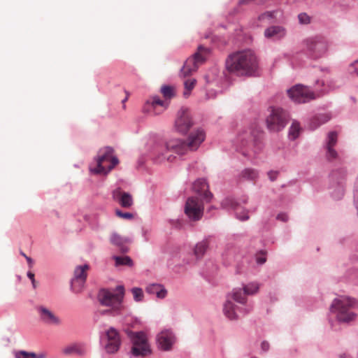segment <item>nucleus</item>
I'll list each match as a JSON object with an SVG mask.
<instances>
[{"instance_id":"f257e3e1","label":"nucleus","mask_w":358,"mask_h":358,"mask_svg":"<svg viewBox=\"0 0 358 358\" xmlns=\"http://www.w3.org/2000/svg\"><path fill=\"white\" fill-rule=\"evenodd\" d=\"M205 138L206 134L203 130L197 129L190 133L187 140L171 139L166 143V152L158 157L159 161L162 162L166 159L168 162H172L176 157L173 156L171 152L178 156H183L194 152L198 149Z\"/></svg>"},{"instance_id":"f03ea898","label":"nucleus","mask_w":358,"mask_h":358,"mask_svg":"<svg viewBox=\"0 0 358 358\" xmlns=\"http://www.w3.org/2000/svg\"><path fill=\"white\" fill-rule=\"evenodd\" d=\"M226 68L237 76H251L257 69L256 55L251 50L235 52L227 57Z\"/></svg>"},{"instance_id":"7ed1b4c3","label":"nucleus","mask_w":358,"mask_h":358,"mask_svg":"<svg viewBox=\"0 0 358 358\" xmlns=\"http://www.w3.org/2000/svg\"><path fill=\"white\" fill-rule=\"evenodd\" d=\"M124 294L122 286L117 287L115 290L101 289L98 294V300L102 306L110 307L109 311L117 313L123 308Z\"/></svg>"},{"instance_id":"20e7f679","label":"nucleus","mask_w":358,"mask_h":358,"mask_svg":"<svg viewBox=\"0 0 358 358\" xmlns=\"http://www.w3.org/2000/svg\"><path fill=\"white\" fill-rule=\"evenodd\" d=\"M118 162L117 158L113 155V149L110 147H106L99 150L96 158V166H90V170L96 174H106Z\"/></svg>"},{"instance_id":"39448f33","label":"nucleus","mask_w":358,"mask_h":358,"mask_svg":"<svg viewBox=\"0 0 358 358\" xmlns=\"http://www.w3.org/2000/svg\"><path fill=\"white\" fill-rule=\"evenodd\" d=\"M161 92L165 100H161L158 96H153L145 103L144 110L153 115H159L162 113L168 107V99H171L175 96V90L171 86H163L161 88Z\"/></svg>"},{"instance_id":"423d86ee","label":"nucleus","mask_w":358,"mask_h":358,"mask_svg":"<svg viewBox=\"0 0 358 358\" xmlns=\"http://www.w3.org/2000/svg\"><path fill=\"white\" fill-rule=\"evenodd\" d=\"M353 304L354 301L352 299L341 296L334 300L330 310L332 313L336 315L338 320L348 322L353 320L356 317V315L350 310Z\"/></svg>"},{"instance_id":"0eeeda50","label":"nucleus","mask_w":358,"mask_h":358,"mask_svg":"<svg viewBox=\"0 0 358 358\" xmlns=\"http://www.w3.org/2000/svg\"><path fill=\"white\" fill-rule=\"evenodd\" d=\"M209 53L208 48L203 45L199 46L193 56L185 61L181 69V75L183 77H187L192 72L196 71L199 66L205 62Z\"/></svg>"},{"instance_id":"6e6552de","label":"nucleus","mask_w":358,"mask_h":358,"mask_svg":"<svg viewBox=\"0 0 358 358\" xmlns=\"http://www.w3.org/2000/svg\"><path fill=\"white\" fill-rule=\"evenodd\" d=\"M327 90H324L320 92L315 94L308 87L302 85H296L287 90L289 98L296 103H306L310 100L315 99Z\"/></svg>"},{"instance_id":"1a4fd4ad","label":"nucleus","mask_w":358,"mask_h":358,"mask_svg":"<svg viewBox=\"0 0 358 358\" xmlns=\"http://www.w3.org/2000/svg\"><path fill=\"white\" fill-rule=\"evenodd\" d=\"M288 114L280 108H271L270 114L266 118L268 128L271 131H278L282 129L287 122Z\"/></svg>"},{"instance_id":"9d476101","label":"nucleus","mask_w":358,"mask_h":358,"mask_svg":"<svg viewBox=\"0 0 358 358\" xmlns=\"http://www.w3.org/2000/svg\"><path fill=\"white\" fill-rule=\"evenodd\" d=\"M127 334L133 343L132 354L135 356H146L150 353V345L143 332L128 331Z\"/></svg>"},{"instance_id":"9b49d317","label":"nucleus","mask_w":358,"mask_h":358,"mask_svg":"<svg viewBox=\"0 0 358 358\" xmlns=\"http://www.w3.org/2000/svg\"><path fill=\"white\" fill-rule=\"evenodd\" d=\"M303 43L306 50L315 57H321L327 50V43L321 36L308 37Z\"/></svg>"},{"instance_id":"f8f14e48","label":"nucleus","mask_w":358,"mask_h":358,"mask_svg":"<svg viewBox=\"0 0 358 358\" xmlns=\"http://www.w3.org/2000/svg\"><path fill=\"white\" fill-rule=\"evenodd\" d=\"M185 212L191 220H200L203 213L202 201L196 196L189 197L186 201Z\"/></svg>"},{"instance_id":"ddd939ff","label":"nucleus","mask_w":358,"mask_h":358,"mask_svg":"<svg viewBox=\"0 0 358 358\" xmlns=\"http://www.w3.org/2000/svg\"><path fill=\"white\" fill-rule=\"evenodd\" d=\"M176 130L182 134H186L193 126V121L189 110L187 108H181L177 114L175 120Z\"/></svg>"},{"instance_id":"4468645a","label":"nucleus","mask_w":358,"mask_h":358,"mask_svg":"<svg viewBox=\"0 0 358 358\" xmlns=\"http://www.w3.org/2000/svg\"><path fill=\"white\" fill-rule=\"evenodd\" d=\"M102 341L106 342L105 349L108 353L116 352L121 343L119 333L114 328H110L106 332L105 336L102 338Z\"/></svg>"},{"instance_id":"2eb2a0df","label":"nucleus","mask_w":358,"mask_h":358,"mask_svg":"<svg viewBox=\"0 0 358 358\" xmlns=\"http://www.w3.org/2000/svg\"><path fill=\"white\" fill-rule=\"evenodd\" d=\"M241 146V152L244 156L252 157L256 152L255 138L250 132L242 134L238 137Z\"/></svg>"},{"instance_id":"dca6fc26","label":"nucleus","mask_w":358,"mask_h":358,"mask_svg":"<svg viewBox=\"0 0 358 358\" xmlns=\"http://www.w3.org/2000/svg\"><path fill=\"white\" fill-rule=\"evenodd\" d=\"M89 266L85 264L78 266L74 271V277L71 280V287L74 292H81L87 278V271Z\"/></svg>"},{"instance_id":"f3484780","label":"nucleus","mask_w":358,"mask_h":358,"mask_svg":"<svg viewBox=\"0 0 358 358\" xmlns=\"http://www.w3.org/2000/svg\"><path fill=\"white\" fill-rule=\"evenodd\" d=\"M36 310L39 315L40 320L45 324L48 325L59 326L62 324V320L59 316H57L50 309L40 306L36 308Z\"/></svg>"},{"instance_id":"a211bd4d","label":"nucleus","mask_w":358,"mask_h":358,"mask_svg":"<svg viewBox=\"0 0 358 358\" xmlns=\"http://www.w3.org/2000/svg\"><path fill=\"white\" fill-rule=\"evenodd\" d=\"M157 342L161 349L169 350L175 342V336L170 330H164L158 334Z\"/></svg>"},{"instance_id":"6ab92c4d","label":"nucleus","mask_w":358,"mask_h":358,"mask_svg":"<svg viewBox=\"0 0 358 358\" xmlns=\"http://www.w3.org/2000/svg\"><path fill=\"white\" fill-rule=\"evenodd\" d=\"M193 190L207 202L210 201L213 194L208 191V185L204 179H199L193 184Z\"/></svg>"},{"instance_id":"aec40b11","label":"nucleus","mask_w":358,"mask_h":358,"mask_svg":"<svg viewBox=\"0 0 358 358\" xmlns=\"http://www.w3.org/2000/svg\"><path fill=\"white\" fill-rule=\"evenodd\" d=\"M338 135L336 132L331 131L328 134L327 141V158L328 160L331 161L338 157L337 152L334 149V147L337 143Z\"/></svg>"},{"instance_id":"412c9836","label":"nucleus","mask_w":358,"mask_h":358,"mask_svg":"<svg viewBox=\"0 0 358 358\" xmlns=\"http://www.w3.org/2000/svg\"><path fill=\"white\" fill-rule=\"evenodd\" d=\"M113 198L122 207L125 208H130L134 203L131 195L120 189H117L113 192Z\"/></svg>"},{"instance_id":"4be33fe9","label":"nucleus","mask_w":358,"mask_h":358,"mask_svg":"<svg viewBox=\"0 0 358 358\" xmlns=\"http://www.w3.org/2000/svg\"><path fill=\"white\" fill-rule=\"evenodd\" d=\"M286 35V29L281 26H271L264 31V36L267 38L280 40Z\"/></svg>"},{"instance_id":"5701e85b","label":"nucleus","mask_w":358,"mask_h":358,"mask_svg":"<svg viewBox=\"0 0 358 358\" xmlns=\"http://www.w3.org/2000/svg\"><path fill=\"white\" fill-rule=\"evenodd\" d=\"M110 241L112 244L119 247L123 252L128 251V248L125 245L130 242L129 238L122 236L117 233H113L110 236Z\"/></svg>"},{"instance_id":"b1692460","label":"nucleus","mask_w":358,"mask_h":358,"mask_svg":"<svg viewBox=\"0 0 358 358\" xmlns=\"http://www.w3.org/2000/svg\"><path fill=\"white\" fill-rule=\"evenodd\" d=\"M86 352V350L83 345L80 344H72L64 347L62 349V353L65 355H83Z\"/></svg>"},{"instance_id":"393cba45","label":"nucleus","mask_w":358,"mask_h":358,"mask_svg":"<svg viewBox=\"0 0 358 358\" xmlns=\"http://www.w3.org/2000/svg\"><path fill=\"white\" fill-rule=\"evenodd\" d=\"M146 292L151 294H156L159 299H164L167 294L166 289L159 284H151L146 287Z\"/></svg>"},{"instance_id":"a878e982","label":"nucleus","mask_w":358,"mask_h":358,"mask_svg":"<svg viewBox=\"0 0 358 358\" xmlns=\"http://www.w3.org/2000/svg\"><path fill=\"white\" fill-rule=\"evenodd\" d=\"M258 172L251 168L243 169L238 176V180L240 182L243 180H248L255 182L258 178Z\"/></svg>"},{"instance_id":"bb28decb","label":"nucleus","mask_w":358,"mask_h":358,"mask_svg":"<svg viewBox=\"0 0 358 358\" xmlns=\"http://www.w3.org/2000/svg\"><path fill=\"white\" fill-rule=\"evenodd\" d=\"M229 296L235 301L241 304H244L247 301L248 294L245 292L243 288L234 289Z\"/></svg>"},{"instance_id":"cd10ccee","label":"nucleus","mask_w":358,"mask_h":358,"mask_svg":"<svg viewBox=\"0 0 358 358\" xmlns=\"http://www.w3.org/2000/svg\"><path fill=\"white\" fill-rule=\"evenodd\" d=\"M236 306L229 300H227L223 308V312L224 315L229 320H236L238 318V315L236 313Z\"/></svg>"},{"instance_id":"c85d7f7f","label":"nucleus","mask_w":358,"mask_h":358,"mask_svg":"<svg viewBox=\"0 0 358 358\" xmlns=\"http://www.w3.org/2000/svg\"><path fill=\"white\" fill-rule=\"evenodd\" d=\"M209 241L208 239H204L198 243L194 248V255L197 258L202 257L207 249L208 248Z\"/></svg>"},{"instance_id":"c756f323","label":"nucleus","mask_w":358,"mask_h":358,"mask_svg":"<svg viewBox=\"0 0 358 358\" xmlns=\"http://www.w3.org/2000/svg\"><path fill=\"white\" fill-rule=\"evenodd\" d=\"M196 80L194 78L187 79L184 82L185 91L184 96L188 97L191 91L193 90L196 85Z\"/></svg>"},{"instance_id":"7c9ffc66","label":"nucleus","mask_w":358,"mask_h":358,"mask_svg":"<svg viewBox=\"0 0 358 358\" xmlns=\"http://www.w3.org/2000/svg\"><path fill=\"white\" fill-rule=\"evenodd\" d=\"M243 288L248 295H252L258 292L259 287L257 282H250L243 286Z\"/></svg>"},{"instance_id":"2f4dec72","label":"nucleus","mask_w":358,"mask_h":358,"mask_svg":"<svg viewBox=\"0 0 358 358\" xmlns=\"http://www.w3.org/2000/svg\"><path fill=\"white\" fill-rule=\"evenodd\" d=\"M301 128L299 126V124L296 122H293L290 129L289 135L292 139H295L298 137L299 132H300Z\"/></svg>"},{"instance_id":"473e14b6","label":"nucleus","mask_w":358,"mask_h":358,"mask_svg":"<svg viewBox=\"0 0 358 358\" xmlns=\"http://www.w3.org/2000/svg\"><path fill=\"white\" fill-rule=\"evenodd\" d=\"M114 259L115 260L116 266H119V265L131 266L132 263H133L131 259L128 256L115 257Z\"/></svg>"},{"instance_id":"72a5a7b5","label":"nucleus","mask_w":358,"mask_h":358,"mask_svg":"<svg viewBox=\"0 0 358 358\" xmlns=\"http://www.w3.org/2000/svg\"><path fill=\"white\" fill-rule=\"evenodd\" d=\"M231 206L236 210V214L238 219H239L241 221L248 220L249 216L248 215V212H246L245 210H240V208L238 207V205L234 204V203H231Z\"/></svg>"},{"instance_id":"f704fd0d","label":"nucleus","mask_w":358,"mask_h":358,"mask_svg":"<svg viewBox=\"0 0 358 358\" xmlns=\"http://www.w3.org/2000/svg\"><path fill=\"white\" fill-rule=\"evenodd\" d=\"M131 292L134 296V299L136 301H142L143 298V290L141 288L134 287L131 289Z\"/></svg>"},{"instance_id":"c9c22d12","label":"nucleus","mask_w":358,"mask_h":358,"mask_svg":"<svg viewBox=\"0 0 358 358\" xmlns=\"http://www.w3.org/2000/svg\"><path fill=\"white\" fill-rule=\"evenodd\" d=\"M34 357H36L35 353L25 351H20L15 354V358H34Z\"/></svg>"},{"instance_id":"e433bc0d","label":"nucleus","mask_w":358,"mask_h":358,"mask_svg":"<svg viewBox=\"0 0 358 358\" xmlns=\"http://www.w3.org/2000/svg\"><path fill=\"white\" fill-rule=\"evenodd\" d=\"M275 16V11H266L259 16V20H271Z\"/></svg>"},{"instance_id":"4c0bfd02","label":"nucleus","mask_w":358,"mask_h":358,"mask_svg":"<svg viewBox=\"0 0 358 358\" xmlns=\"http://www.w3.org/2000/svg\"><path fill=\"white\" fill-rule=\"evenodd\" d=\"M116 215L121 218L131 220L134 217V215L130 213H123L120 210L115 211Z\"/></svg>"},{"instance_id":"58836bf2","label":"nucleus","mask_w":358,"mask_h":358,"mask_svg":"<svg viewBox=\"0 0 358 358\" xmlns=\"http://www.w3.org/2000/svg\"><path fill=\"white\" fill-rule=\"evenodd\" d=\"M329 117L327 115H320V117H317L316 118H315L313 122H312V124H315V121H319V124H316L313 127V128H315L317 127L319 124H323V123H325L326 122H327L329 120Z\"/></svg>"},{"instance_id":"ea45409f","label":"nucleus","mask_w":358,"mask_h":358,"mask_svg":"<svg viewBox=\"0 0 358 358\" xmlns=\"http://www.w3.org/2000/svg\"><path fill=\"white\" fill-rule=\"evenodd\" d=\"M298 18L301 24H306L310 22V18L306 13L299 14Z\"/></svg>"},{"instance_id":"a19ab883","label":"nucleus","mask_w":358,"mask_h":358,"mask_svg":"<svg viewBox=\"0 0 358 358\" xmlns=\"http://www.w3.org/2000/svg\"><path fill=\"white\" fill-rule=\"evenodd\" d=\"M266 259L263 253L257 256V262L258 264H263L266 262Z\"/></svg>"},{"instance_id":"79ce46f5","label":"nucleus","mask_w":358,"mask_h":358,"mask_svg":"<svg viewBox=\"0 0 358 358\" xmlns=\"http://www.w3.org/2000/svg\"><path fill=\"white\" fill-rule=\"evenodd\" d=\"M278 173L277 171H271L268 173V176L271 181H274L278 177Z\"/></svg>"},{"instance_id":"37998d69","label":"nucleus","mask_w":358,"mask_h":358,"mask_svg":"<svg viewBox=\"0 0 358 358\" xmlns=\"http://www.w3.org/2000/svg\"><path fill=\"white\" fill-rule=\"evenodd\" d=\"M277 219L279 220H281L282 222H286L288 220V216L285 213H281V214L278 215Z\"/></svg>"},{"instance_id":"c03bdc74","label":"nucleus","mask_w":358,"mask_h":358,"mask_svg":"<svg viewBox=\"0 0 358 358\" xmlns=\"http://www.w3.org/2000/svg\"><path fill=\"white\" fill-rule=\"evenodd\" d=\"M27 277L31 280L32 285H33L34 287H36V285H35L36 281L34 279V274L32 272L29 271L27 273Z\"/></svg>"},{"instance_id":"a18cd8bd","label":"nucleus","mask_w":358,"mask_h":358,"mask_svg":"<svg viewBox=\"0 0 358 358\" xmlns=\"http://www.w3.org/2000/svg\"><path fill=\"white\" fill-rule=\"evenodd\" d=\"M268 348H269V344L268 343L266 342V341H264L262 343V349L264 350V351H266L268 350Z\"/></svg>"},{"instance_id":"49530a36","label":"nucleus","mask_w":358,"mask_h":358,"mask_svg":"<svg viewBox=\"0 0 358 358\" xmlns=\"http://www.w3.org/2000/svg\"><path fill=\"white\" fill-rule=\"evenodd\" d=\"M26 259L27 261V263L29 264V266L30 268H31L33 266V264H34V261L32 260V259L29 257H26Z\"/></svg>"},{"instance_id":"de8ad7c7","label":"nucleus","mask_w":358,"mask_h":358,"mask_svg":"<svg viewBox=\"0 0 358 358\" xmlns=\"http://www.w3.org/2000/svg\"><path fill=\"white\" fill-rule=\"evenodd\" d=\"M35 356L34 358H46L47 357V355L44 352H42V353H40V354H36L35 353Z\"/></svg>"},{"instance_id":"09e8293b","label":"nucleus","mask_w":358,"mask_h":358,"mask_svg":"<svg viewBox=\"0 0 358 358\" xmlns=\"http://www.w3.org/2000/svg\"><path fill=\"white\" fill-rule=\"evenodd\" d=\"M340 358H351L349 355L343 354L340 356Z\"/></svg>"},{"instance_id":"8fccbe9b","label":"nucleus","mask_w":358,"mask_h":358,"mask_svg":"<svg viewBox=\"0 0 358 358\" xmlns=\"http://www.w3.org/2000/svg\"><path fill=\"white\" fill-rule=\"evenodd\" d=\"M23 257H24L26 258V257H27L23 252H21L20 253Z\"/></svg>"},{"instance_id":"3c124183","label":"nucleus","mask_w":358,"mask_h":358,"mask_svg":"<svg viewBox=\"0 0 358 358\" xmlns=\"http://www.w3.org/2000/svg\"><path fill=\"white\" fill-rule=\"evenodd\" d=\"M321 85H324V81H321Z\"/></svg>"},{"instance_id":"603ef678","label":"nucleus","mask_w":358,"mask_h":358,"mask_svg":"<svg viewBox=\"0 0 358 358\" xmlns=\"http://www.w3.org/2000/svg\"><path fill=\"white\" fill-rule=\"evenodd\" d=\"M334 177H335V173H334V174L332 175V178H334Z\"/></svg>"},{"instance_id":"864d4df0","label":"nucleus","mask_w":358,"mask_h":358,"mask_svg":"<svg viewBox=\"0 0 358 358\" xmlns=\"http://www.w3.org/2000/svg\"><path fill=\"white\" fill-rule=\"evenodd\" d=\"M355 63H358V60L355 61Z\"/></svg>"}]
</instances>
